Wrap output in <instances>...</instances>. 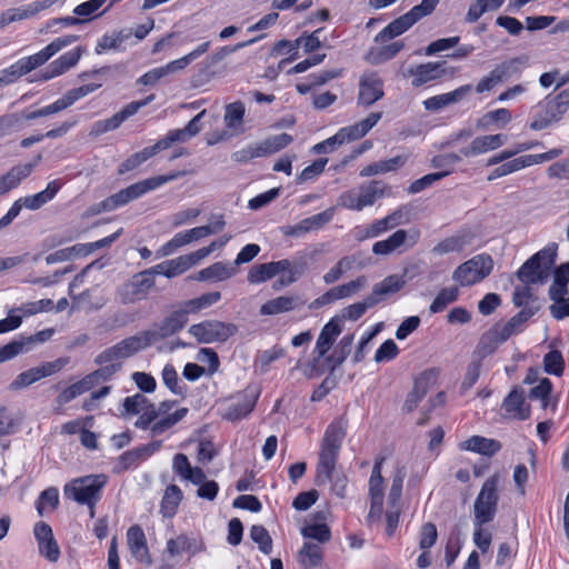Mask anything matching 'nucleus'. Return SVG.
<instances>
[{
    "mask_svg": "<svg viewBox=\"0 0 569 569\" xmlns=\"http://www.w3.org/2000/svg\"><path fill=\"white\" fill-rule=\"evenodd\" d=\"M345 437L346 423L342 420H335L328 426L318 456L316 477L318 485L332 478Z\"/></svg>",
    "mask_w": 569,
    "mask_h": 569,
    "instance_id": "f257e3e1",
    "label": "nucleus"
},
{
    "mask_svg": "<svg viewBox=\"0 0 569 569\" xmlns=\"http://www.w3.org/2000/svg\"><path fill=\"white\" fill-rule=\"evenodd\" d=\"M305 263H292L288 259L256 264L248 272L250 283H261L272 279L281 272H288L287 277L279 278L273 284L274 289L290 286L296 282L305 272Z\"/></svg>",
    "mask_w": 569,
    "mask_h": 569,
    "instance_id": "f03ea898",
    "label": "nucleus"
},
{
    "mask_svg": "<svg viewBox=\"0 0 569 569\" xmlns=\"http://www.w3.org/2000/svg\"><path fill=\"white\" fill-rule=\"evenodd\" d=\"M183 174H184L183 171H178V172H174L171 174L151 177L146 180L130 184L129 187L121 189L117 193L106 198L104 199L106 204H107L106 208L110 211H113L117 208L124 206L134 199H138L139 197L143 196L144 193H147L151 190H154L158 187H160L169 181H172L179 177H182Z\"/></svg>",
    "mask_w": 569,
    "mask_h": 569,
    "instance_id": "7ed1b4c3",
    "label": "nucleus"
},
{
    "mask_svg": "<svg viewBox=\"0 0 569 569\" xmlns=\"http://www.w3.org/2000/svg\"><path fill=\"white\" fill-rule=\"evenodd\" d=\"M557 257L556 247H547L529 258L517 271L518 279L525 284L543 283L549 277Z\"/></svg>",
    "mask_w": 569,
    "mask_h": 569,
    "instance_id": "20e7f679",
    "label": "nucleus"
},
{
    "mask_svg": "<svg viewBox=\"0 0 569 569\" xmlns=\"http://www.w3.org/2000/svg\"><path fill=\"white\" fill-rule=\"evenodd\" d=\"M499 482L498 473L492 475L483 482L473 505L475 526H485L495 519L499 501Z\"/></svg>",
    "mask_w": 569,
    "mask_h": 569,
    "instance_id": "39448f33",
    "label": "nucleus"
},
{
    "mask_svg": "<svg viewBox=\"0 0 569 569\" xmlns=\"http://www.w3.org/2000/svg\"><path fill=\"white\" fill-rule=\"evenodd\" d=\"M106 481L107 477L103 475L79 478L64 486V495L67 498L92 508Z\"/></svg>",
    "mask_w": 569,
    "mask_h": 569,
    "instance_id": "423d86ee",
    "label": "nucleus"
},
{
    "mask_svg": "<svg viewBox=\"0 0 569 569\" xmlns=\"http://www.w3.org/2000/svg\"><path fill=\"white\" fill-rule=\"evenodd\" d=\"M292 142V137L288 133L271 136L263 141L248 146L232 153L231 158L238 163H246L254 158L266 157L276 153Z\"/></svg>",
    "mask_w": 569,
    "mask_h": 569,
    "instance_id": "0eeeda50",
    "label": "nucleus"
},
{
    "mask_svg": "<svg viewBox=\"0 0 569 569\" xmlns=\"http://www.w3.org/2000/svg\"><path fill=\"white\" fill-rule=\"evenodd\" d=\"M493 261L490 256L478 254L461 263L452 273V279L462 287L472 286L488 277Z\"/></svg>",
    "mask_w": 569,
    "mask_h": 569,
    "instance_id": "6e6552de",
    "label": "nucleus"
},
{
    "mask_svg": "<svg viewBox=\"0 0 569 569\" xmlns=\"http://www.w3.org/2000/svg\"><path fill=\"white\" fill-rule=\"evenodd\" d=\"M237 331L236 325L219 320H204L188 329V332L200 343L226 342Z\"/></svg>",
    "mask_w": 569,
    "mask_h": 569,
    "instance_id": "1a4fd4ad",
    "label": "nucleus"
},
{
    "mask_svg": "<svg viewBox=\"0 0 569 569\" xmlns=\"http://www.w3.org/2000/svg\"><path fill=\"white\" fill-rule=\"evenodd\" d=\"M138 272L130 280L121 283L116 291V300L121 305H133L144 300L154 287V279Z\"/></svg>",
    "mask_w": 569,
    "mask_h": 569,
    "instance_id": "9d476101",
    "label": "nucleus"
},
{
    "mask_svg": "<svg viewBox=\"0 0 569 569\" xmlns=\"http://www.w3.org/2000/svg\"><path fill=\"white\" fill-rule=\"evenodd\" d=\"M78 40V36H64L54 39L47 47H44L39 52L18 60L19 70L22 71L23 76L37 69L38 67L44 64L50 58H52L56 53L61 51L63 48L70 46L74 41Z\"/></svg>",
    "mask_w": 569,
    "mask_h": 569,
    "instance_id": "9b49d317",
    "label": "nucleus"
},
{
    "mask_svg": "<svg viewBox=\"0 0 569 569\" xmlns=\"http://www.w3.org/2000/svg\"><path fill=\"white\" fill-rule=\"evenodd\" d=\"M69 363V358H59L53 361L44 362L39 367L31 368L17 376L11 382L10 389L18 390L26 388L42 378L52 376L61 371Z\"/></svg>",
    "mask_w": 569,
    "mask_h": 569,
    "instance_id": "f8f14e48",
    "label": "nucleus"
},
{
    "mask_svg": "<svg viewBox=\"0 0 569 569\" xmlns=\"http://www.w3.org/2000/svg\"><path fill=\"white\" fill-rule=\"evenodd\" d=\"M188 317L180 306L171 311L162 321L153 325L150 329L144 330L151 345L168 338L180 331L187 323Z\"/></svg>",
    "mask_w": 569,
    "mask_h": 569,
    "instance_id": "ddd939ff",
    "label": "nucleus"
},
{
    "mask_svg": "<svg viewBox=\"0 0 569 569\" xmlns=\"http://www.w3.org/2000/svg\"><path fill=\"white\" fill-rule=\"evenodd\" d=\"M438 376L439 370L430 368L416 377L413 380V387L405 400L402 411L407 413L412 412L419 406L430 388L436 383Z\"/></svg>",
    "mask_w": 569,
    "mask_h": 569,
    "instance_id": "4468645a",
    "label": "nucleus"
},
{
    "mask_svg": "<svg viewBox=\"0 0 569 569\" xmlns=\"http://www.w3.org/2000/svg\"><path fill=\"white\" fill-rule=\"evenodd\" d=\"M52 329H44L29 337H21L0 348V363L8 361L23 352L30 351L34 345L42 343L51 338Z\"/></svg>",
    "mask_w": 569,
    "mask_h": 569,
    "instance_id": "2eb2a0df",
    "label": "nucleus"
},
{
    "mask_svg": "<svg viewBox=\"0 0 569 569\" xmlns=\"http://www.w3.org/2000/svg\"><path fill=\"white\" fill-rule=\"evenodd\" d=\"M383 81L377 72L361 76L358 103L365 107L373 104L383 97Z\"/></svg>",
    "mask_w": 569,
    "mask_h": 569,
    "instance_id": "dca6fc26",
    "label": "nucleus"
},
{
    "mask_svg": "<svg viewBox=\"0 0 569 569\" xmlns=\"http://www.w3.org/2000/svg\"><path fill=\"white\" fill-rule=\"evenodd\" d=\"M41 159V154H38L32 162L14 166L6 174L0 177V196L17 188L23 179L31 174Z\"/></svg>",
    "mask_w": 569,
    "mask_h": 569,
    "instance_id": "f3484780",
    "label": "nucleus"
},
{
    "mask_svg": "<svg viewBox=\"0 0 569 569\" xmlns=\"http://www.w3.org/2000/svg\"><path fill=\"white\" fill-rule=\"evenodd\" d=\"M83 52L84 50L82 47H77L72 51L60 56L41 72V79L50 80L66 73L68 70L77 66Z\"/></svg>",
    "mask_w": 569,
    "mask_h": 569,
    "instance_id": "a211bd4d",
    "label": "nucleus"
},
{
    "mask_svg": "<svg viewBox=\"0 0 569 569\" xmlns=\"http://www.w3.org/2000/svg\"><path fill=\"white\" fill-rule=\"evenodd\" d=\"M445 64V61H437L421 63L410 68L408 72L412 77V86L418 88L427 82L442 78L447 73Z\"/></svg>",
    "mask_w": 569,
    "mask_h": 569,
    "instance_id": "6ab92c4d",
    "label": "nucleus"
},
{
    "mask_svg": "<svg viewBox=\"0 0 569 569\" xmlns=\"http://www.w3.org/2000/svg\"><path fill=\"white\" fill-rule=\"evenodd\" d=\"M538 307L528 306L515 315L506 323H496L493 327L497 329L500 340L505 342L512 336L522 331L523 325L538 311Z\"/></svg>",
    "mask_w": 569,
    "mask_h": 569,
    "instance_id": "aec40b11",
    "label": "nucleus"
},
{
    "mask_svg": "<svg viewBox=\"0 0 569 569\" xmlns=\"http://www.w3.org/2000/svg\"><path fill=\"white\" fill-rule=\"evenodd\" d=\"M303 305L305 300L299 296H279L264 302L259 312L262 316H276L297 310Z\"/></svg>",
    "mask_w": 569,
    "mask_h": 569,
    "instance_id": "412c9836",
    "label": "nucleus"
},
{
    "mask_svg": "<svg viewBox=\"0 0 569 569\" xmlns=\"http://www.w3.org/2000/svg\"><path fill=\"white\" fill-rule=\"evenodd\" d=\"M507 137L501 133L480 136L475 138L468 147L460 150L465 157H475L496 150L505 144Z\"/></svg>",
    "mask_w": 569,
    "mask_h": 569,
    "instance_id": "4be33fe9",
    "label": "nucleus"
},
{
    "mask_svg": "<svg viewBox=\"0 0 569 569\" xmlns=\"http://www.w3.org/2000/svg\"><path fill=\"white\" fill-rule=\"evenodd\" d=\"M333 217L332 209L308 217L295 226L288 227L283 233L291 237H300L311 230L325 227Z\"/></svg>",
    "mask_w": 569,
    "mask_h": 569,
    "instance_id": "5701e85b",
    "label": "nucleus"
},
{
    "mask_svg": "<svg viewBox=\"0 0 569 569\" xmlns=\"http://www.w3.org/2000/svg\"><path fill=\"white\" fill-rule=\"evenodd\" d=\"M341 331L342 327L338 318H332L328 323L323 326L313 350V352L317 355L316 360H319L326 356Z\"/></svg>",
    "mask_w": 569,
    "mask_h": 569,
    "instance_id": "b1692460",
    "label": "nucleus"
},
{
    "mask_svg": "<svg viewBox=\"0 0 569 569\" xmlns=\"http://www.w3.org/2000/svg\"><path fill=\"white\" fill-rule=\"evenodd\" d=\"M129 550L137 560L147 565L151 563L147 539L143 530L138 525L131 526L127 532Z\"/></svg>",
    "mask_w": 569,
    "mask_h": 569,
    "instance_id": "393cba45",
    "label": "nucleus"
},
{
    "mask_svg": "<svg viewBox=\"0 0 569 569\" xmlns=\"http://www.w3.org/2000/svg\"><path fill=\"white\" fill-rule=\"evenodd\" d=\"M502 408L509 417L526 420L529 418L530 408L526 405L525 393L521 389H513L503 400Z\"/></svg>",
    "mask_w": 569,
    "mask_h": 569,
    "instance_id": "a878e982",
    "label": "nucleus"
},
{
    "mask_svg": "<svg viewBox=\"0 0 569 569\" xmlns=\"http://www.w3.org/2000/svg\"><path fill=\"white\" fill-rule=\"evenodd\" d=\"M407 210L405 207H401L393 211L392 213L388 214L387 217L375 221L366 229V238H375L378 237L380 233L396 228L399 224H402L407 221L406 219Z\"/></svg>",
    "mask_w": 569,
    "mask_h": 569,
    "instance_id": "bb28decb",
    "label": "nucleus"
},
{
    "mask_svg": "<svg viewBox=\"0 0 569 569\" xmlns=\"http://www.w3.org/2000/svg\"><path fill=\"white\" fill-rule=\"evenodd\" d=\"M173 470L183 479L193 485H201L207 480L206 473L199 467H192L184 453H177L173 457Z\"/></svg>",
    "mask_w": 569,
    "mask_h": 569,
    "instance_id": "cd10ccee",
    "label": "nucleus"
},
{
    "mask_svg": "<svg viewBox=\"0 0 569 569\" xmlns=\"http://www.w3.org/2000/svg\"><path fill=\"white\" fill-rule=\"evenodd\" d=\"M406 283L405 274H390L373 286L370 296L377 300L378 305L386 297L399 292Z\"/></svg>",
    "mask_w": 569,
    "mask_h": 569,
    "instance_id": "c85d7f7f",
    "label": "nucleus"
},
{
    "mask_svg": "<svg viewBox=\"0 0 569 569\" xmlns=\"http://www.w3.org/2000/svg\"><path fill=\"white\" fill-rule=\"evenodd\" d=\"M390 188L378 180H372L362 183L358 189V197L361 206V210L366 207L372 206L377 199L389 194Z\"/></svg>",
    "mask_w": 569,
    "mask_h": 569,
    "instance_id": "c756f323",
    "label": "nucleus"
},
{
    "mask_svg": "<svg viewBox=\"0 0 569 569\" xmlns=\"http://www.w3.org/2000/svg\"><path fill=\"white\" fill-rule=\"evenodd\" d=\"M416 22L412 20L411 16L407 12L401 17L391 21L387 27H385L375 38L376 42H385L391 40L407 30H409Z\"/></svg>",
    "mask_w": 569,
    "mask_h": 569,
    "instance_id": "7c9ffc66",
    "label": "nucleus"
},
{
    "mask_svg": "<svg viewBox=\"0 0 569 569\" xmlns=\"http://www.w3.org/2000/svg\"><path fill=\"white\" fill-rule=\"evenodd\" d=\"M257 399L258 395L256 391H246L237 403H232L228 408L224 417L230 421L247 417L253 410Z\"/></svg>",
    "mask_w": 569,
    "mask_h": 569,
    "instance_id": "2f4dec72",
    "label": "nucleus"
},
{
    "mask_svg": "<svg viewBox=\"0 0 569 569\" xmlns=\"http://www.w3.org/2000/svg\"><path fill=\"white\" fill-rule=\"evenodd\" d=\"M117 348L121 352L123 359H127L141 350L150 347L151 343L144 331H140L134 336L128 337L118 343H116Z\"/></svg>",
    "mask_w": 569,
    "mask_h": 569,
    "instance_id": "473e14b6",
    "label": "nucleus"
},
{
    "mask_svg": "<svg viewBox=\"0 0 569 569\" xmlns=\"http://www.w3.org/2000/svg\"><path fill=\"white\" fill-rule=\"evenodd\" d=\"M408 159V156H396L388 160L370 163L360 171V177H371L380 173L396 171L401 168Z\"/></svg>",
    "mask_w": 569,
    "mask_h": 569,
    "instance_id": "72a5a7b5",
    "label": "nucleus"
},
{
    "mask_svg": "<svg viewBox=\"0 0 569 569\" xmlns=\"http://www.w3.org/2000/svg\"><path fill=\"white\" fill-rule=\"evenodd\" d=\"M462 443L466 450L489 457L493 456L501 449V443L498 440L488 439L481 436H472Z\"/></svg>",
    "mask_w": 569,
    "mask_h": 569,
    "instance_id": "f704fd0d",
    "label": "nucleus"
},
{
    "mask_svg": "<svg viewBox=\"0 0 569 569\" xmlns=\"http://www.w3.org/2000/svg\"><path fill=\"white\" fill-rule=\"evenodd\" d=\"M529 57L522 54L520 57L505 60L497 64L492 70L501 82L521 72L522 68L528 63Z\"/></svg>",
    "mask_w": 569,
    "mask_h": 569,
    "instance_id": "c9c22d12",
    "label": "nucleus"
},
{
    "mask_svg": "<svg viewBox=\"0 0 569 569\" xmlns=\"http://www.w3.org/2000/svg\"><path fill=\"white\" fill-rule=\"evenodd\" d=\"M237 272L236 267L226 263V262H216L208 268H204L199 271L198 280H214V281H223L231 278Z\"/></svg>",
    "mask_w": 569,
    "mask_h": 569,
    "instance_id": "e433bc0d",
    "label": "nucleus"
},
{
    "mask_svg": "<svg viewBox=\"0 0 569 569\" xmlns=\"http://www.w3.org/2000/svg\"><path fill=\"white\" fill-rule=\"evenodd\" d=\"M381 112H371L366 119L361 120L360 122L352 126L343 127V130L349 142L365 137L381 119Z\"/></svg>",
    "mask_w": 569,
    "mask_h": 569,
    "instance_id": "4c0bfd02",
    "label": "nucleus"
},
{
    "mask_svg": "<svg viewBox=\"0 0 569 569\" xmlns=\"http://www.w3.org/2000/svg\"><path fill=\"white\" fill-rule=\"evenodd\" d=\"M104 305L106 299L102 296L96 295V290L88 289L72 298L73 310H98Z\"/></svg>",
    "mask_w": 569,
    "mask_h": 569,
    "instance_id": "58836bf2",
    "label": "nucleus"
},
{
    "mask_svg": "<svg viewBox=\"0 0 569 569\" xmlns=\"http://www.w3.org/2000/svg\"><path fill=\"white\" fill-rule=\"evenodd\" d=\"M221 299L219 291L208 292L200 297L187 300L180 305V308L188 317L189 313H197L202 309L209 308Z\"/></svg>",
    "mask_w": 569,
    "mask_h": 569,
    "instance_id": "ea45409f",
    "label": "nucleus"
},
{
    "mask_svg": "<svg viewBox=\"0 0 569 569\" xmlns=\"http://www.w3.org/2000/svg\"><path fill=\"white\" fill-rule=\"evenodd\" d=\"M297 557L305 569L315 568L322 561V548L319 543L305 542Z\"/></svg>",
    "mask_w": 569,
    "mask_h": 569,
    "instance_id": "a19ab883",
    "label": "nucleus"
},
{
    "mask_svg": "<svg viewBox=\"0 0 569 569\" xmlns=\"http://www.w3.org/2000/svg\"><path fill=\"white\" fill-rule=\"evenodd\" d=\"M182 500V491L176 485H170L166 488L161 501L160 511L163 517H173L177 512L178 506Z\"/></svg>",
    "mask_w": 569,
    "mask_h": 569,
    "instance_id": "79ce46f5",
    "label": "nucleus"
},
{
    "mask_svg": "<svg viewBox=\"0 0 569 569\" xmlns=\"http://www.w3.org/2000/svg\"><path fill=\"white\" fill-rule=\"evenodd\" d=\"M209 47H210V42L206 41V42L199 44L194 50H192L188 54H186L177 60H173L166 66H162L166 74L168 76L169 73H173V72L184 69L189 63H191L192 61L198 59L200 56L206 53L208 51Z\"/></svg>",
    "mask_w": 569,
    "mask_h": 569,
    "instance_id": "37998d69",
    "label": "nucleus"
},
{
    "mask_svg": "<svg viewBox=\"0 0 569 569\" xmlns=\"http://www.w3.org/2000/svg\"><path fill=\"white\" fill-rule=\"evenodd\" d=\"M226 226V221L223 219V216H214L210 219V223L206 226H200L192 228L190 230H187L190 242L198 241L204 237H208L210 234H216L223 230Z\"/></svg>",
    "mask_w": 569,
    "mask_h": 569,
    "instance_id": "c03bdc74",
    "label": "nucleus"
},
{
    "mask_svg": "<svg viewBox=\"0 0 569 569\" xmlns=\"http://www.w3.org/2000/svg\"><path fill=\"white\" fill-rule=\"evenodd\" d=\"M419 238L420 231L416 228H411L409 230L399 229L389 236L387 240L395 250H399L402 247H406V249L413 247Z\"/></svg>",
    "mask_w": 569,
    "mask_h": 569,
    "instance_id": "a18cd8bd",
    "label": "nucleus"
},
{
    "mask_svg": "<svg viewBox=\"0 0 569 569\" xmlns=\"http://www.w3.org/2000/svg\"><path fill=\"white\" fill-rule=\"evenodd\" d=\"M159 151L156 143L151 147L144 148L143 150L133 153L128 159H126L119 167V173H124L131 171L142 164L144 161L156 156Z\"/></svg>",
    "mask_w": 569,
    "mask_h": 569,
    "instance_id": "49530a36",
    "label": "nucleus"
},
{
    "mask_svg": "<svg viewBox=\"0 0 569 569\" xmlns=\"http://www.w3.org/2000/svg\"><path fill=\"white\" fill-rule=\"evenodd\" d=\"M246 112V107L243 102L236 101L229 103L224 108L223 121L228 129L236 130L241 127L243 122V117Z\"/></svg>",
    "mask_w": 569,
    "mask_h": 569,
    "instance_id": "de8ad7c7",
    "label": "nucleus"
},
{
    "mask_svg": "<svg viewBox=\"0 0 569 569\" xmlns=\"http://www.w3.org/2000/svg\"><path fill=\"white\" fill-rule=\"evenodd\" d=\"M187 413V408H180L171 415H167L166 417L157 419V421L153 422V425L150 428L151 436L154 437L163 433L164 431L177 425L180 420H182Z\"/></svg>",
    "mask_w": 569,
    "mask_h": 569,
    "instance_id": "09e8293b",
    "label": "nucleus"
},
{
    "mask_svg": "<svg viewBox=\"0 0 569 569\" xmlns=\"http://www.w3.org/2000/svg\"><path fill=\"white\" fill-rule=\"evenodd\" d=\"M377 300L370 295L363 298L362 301L352 303L341 310V318L346 320L356 321L360 319L368 309L375 307Z\"/></svg>",
    "mask_w": 569,
    "mask_h": 569,
    "instance_id": "8fccbe9b",
    "label": "nucleus"
},
{
    "mask_svg": "<svg viewBox=\"0 0 569 569\" xmlns=\"http://www.w3.org/2000/svg\"><path fill=\"white\" fill-rule=\"evenodd\" d=\"M503 342V340H500V336L498 335L497 329H495L492 326L481 336L477 346V351L481 355V357H486L493 353L496 349Z\"/></svg>",
    "mask_w": 569,
    "mask_h": 569,
    "instance_id": "3c124183",
    "label": "nucleus"
},
{
    "mask_svg": "<svg viewBox=\"0 0 569 569\" xmlns=\"http://www.w3.org/2000/svg\"><path fill=\"white\" fill-rule=\"evenodd\" d=\"M24 128L23 117L17 112L0 116V138L11 136Z\"/></svg>",
    "mask_w": 569,
    "mask_h": 569,
    "instance_id": "603ef678",
    "label": "nucleus"
},
{
    "mask_svg": "<svg viewBox=\"0 0 569 569\" xmlns=\"http://www.w3.org/2000/svg\"><path fill=\"white\" fill-rule=\"evenodd\" d=\"M459 290L457 287H449L443 288L439 291L437 297L433 299V301L430 305V312L431 313H438L445 310V308L449 305L455 302L458 299Z\"/></svg>",
    "mask_w": 569,
    "mask_h": 569,
    "instance_id": "864d4df0",
    "label": "nucleus"
},
{
    "mask_svg": "<svg viewBox=\"0 0 569 569\" xmlns=\"http://www.w3.org/2000/svg\"><path fill=\"white\" fill-rule=\"evenodd\" d=\"M353 343V335L343 336L335 352L327 358L328 362L332 363V368H337L342 365L346 358L350 355Z\"/></svg>",
    "mask_w": 569,
    "mask_h": 569,
    "instance_id": "5fc2aeb1",
    "label": "nucleus"
},
{
    "mask_svg": "<svg viewBox=\"0 0 569 569\" xmlns=\"http://www.w3.org/2000/svg\"><path fill=\"white\" fill-rule=\"evenodd\" d=\"M383 459L375 462L372 468L371 477L369 479V495L370 499L382 500L383 499V478L381 476V465Z\"/></svg>",
    "mask_w": 569,
    "mask_h": 569,
    "instance_id": "6e6d98bb",
    "label": "nucleus"
},
{
    "mask_svg": "<svg viewBox=\"0 0 569 569\" xmlns=\"http://www.w3.org/2000/svg\"><path fill=\"white\" fill-rule=\"evenodd\" d=\"M300 531L303 538L315 539L319 543H325L331 538L330 528L326 523L306 525Z\"/></svg>",
    "mask_w": 569,
    "mask_h": 569,
    "instance_id": "4d7b16f0",
    "label": "nucleus"
},
{
    "mask_svg": "<svg viewBox=\"0 0 569 569\" xmlns=\"http://www.w3.org/2000/svg\"><path fill=\"white\" fill-rule=\"evenodd\" d=\"M543 369L549 375L557 377L562 376L565 370V361L559 350H551L543 357Z\"/></svg>",
    "mask_w": 569,
    "mask_h": 569,
    "instance_id": "13d9d810",
    "label": "nucleus"
},
{
    "mask_svg": "<svg viewBox=\"0 0 569 569\" xmlns=\"http://www.w3.org/2000/svg\"><path fill=\"white\" fill-rule=\"evenodd\" d=\"M467 240L463 236L449 237L438 242L432 252L436 254H446L455 251H461L467 244Z\"/></svg>",
    "mask_w": 569,
    "mask_h": 569,
    "instance_id": "bf43d9fd",
    "label": "nucleus"
},
{
    "mask_svg": "<svg viewBox=\"0 0 569 569\" xmlns=\"http://www.w3.org/2000/svg\"><path fill=\"white\" fill-rule=\"evenodd\" d=\"M89 390H91V388L84 377L83 379L74 382L73 385L64 389L61 393H59V396L57 397V402L59 405H66L73 400L74 398H77L78 396L88 392Z\"/></svg>",
    "mask_w": 569,
    "mask_h": 569,
    "instance_id": "052dcab7",
    "label": "nucleus"
},
{
    "mask_svg": "<svg viewBox=\"0 0 569 569\" xmlns=\"http://www.w3.org/2000/svg\"><path fill=\"white\" fill-rule=\"evenodd\" d=\"M346 142H349V140L347 139L343 128H341L335 136L315 144L312 151L315 153L331 152Z\"/></svg>",
    "mask_w": 569,
    "mask_h": 569,
    "instance_id": "680f3d73",
    "label": "nucleus"
},
{
    "mask_svg": "<svg viewBox=\"0 0 569 569\" xmlns=\"http://www.w3.org/2000/svg\"><path fill=\"white\" fill-rule=\"evenodd\" d=\"M251 539L258 543L261 552L269 555L272 550V539L268 530L260 525H254L250 529Z\"/></svg>",
    "mask_w": 569,
    "mask_h": 569,
    "instance_id": "e2e57ef3",
    "label": "nucleus"
},
{
    "mask_svg": "<svg viewBox=\"0 0 569 569\" xmlns=\"http://www.w3.org/2000/svg\"><path fill=\"white\" fill-rule=\"evenodd\" d=\"M449 174H450V170H445V171H441V172L428 173V174L423 176L422 178L415 180L409 186L408 191H409V193H412V194L421 192L422 190L429 188L435 182L443 179L445 177H447Z\"/></svg>",
    "mask_w": 569,
    "mask_h": 569,
    "instance_id": "0e129e2a",
    "label": "nucleus"
},
{
    "mask_svg": "<svg viewBox=\"0 0 569 569\" xmlns=\"http://www.w3.org/2000/svg\"><path fill=\"white\" fill-rule=\"evenodd\" d=\"M366 284H367L366 276H359L357 279H355L348 283L333 287L332 289L336 293L337 299L339 300V299L351 297L352 295L360 291L363 287H366Z\"/></svg>",
    "mask_w": 569,
    "mask_h": 569,
    "instance_id": "69168bd1",
    "label": "nucleus"
},
{
    "mask_svg": "<svg viewBox=\"0 0 569 569\" xmlns=\"http://www.w3.org/2000/svg\"><path fill=\"white\" fill-rule=\"evenodd\" d=\"M117 372V365H102L99 369L86 376V379L92 389L97 385L110 380Z\"/></svg>",
    "mask_w": 569,
    "mask_h": 569,
    "instance_id": "338daca9",
    "label": "nucleus"
},
{
    "mask_svg": "<svg viewBox=\"0 0 569 569\" xmlns=\"http://www.w3.org/2000/svg\"><path fill=\"white\" fill-rule=\"evenodd\" d=\"M124 359L121 356V352L117 348L116 345L107 348L102 352H100L96 359L94 363L98 366L102 365H117V372L121 369V363Z\"/></svg>",
    "mask_w": 569,
    "mask_h": 569,
    "instance_id": "774afa93",
    "label": "nucleus"
}]
</instances>
